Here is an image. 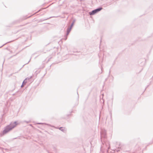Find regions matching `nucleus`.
I'll use <instances>...</instances> for the list:
<instances>
[{
    "label": "nucleus",
    "instance_id": "nucleus-1",
    "mask_svg": "<svg viewBox=\"0 0 153 153\" xmlns=\"http://www.w3.org/2000/svg\"><path fill=\"white\" fill-rule=\"evenodd\" d=\"M16 122H11L10 124L4 128V129L2 132V135L6 134L13 128L15 127L17 125Z\"/></svg>",
    "mask_w": 153,
    "mask_h": 153
},
{
    "label": "nucleus",
    "instance_id": "nucleus-2",
    "mask_svg": "<svg viewBox=\"0 0 153 153\" xmlns=\"http://www.w3.org/2000/svg\"><path fill=\"white\" fill-rule=\"evenodd\" d=\"M102 9V7L97 8L89 12V14L90 15H94L95 14L100 11Z\"/></svg>",
    "mask_w": 153,
    "mask_h": 153
},
{
    "label": "nucleus",
    "instance_id": "nucleus-3",
    "mask_svg": "<svg viewBox=\"0 0 153 153\" xmlns=\"http://www.w3.org/2000/svg\"><path fill=\"white\" fill-rule=\"evenodd\" d=\"M101 138H105L106 137V131L105 130L102 129L101 130Z\"/></svg>",
    "mask_w": 153,
    "mask_h": 153
},
{
    "label": "nucleus",
    "instance_id": "nucleus-4",
    "mask_svg": "<svg viewBox=\"0 0 153 153\" xmlns=\"http://www.w3.org/2000/svg\"><path fill=\"white\" fill-rule=\"evenodd\" d=\"M71 28L69 27H68L67 30V33H66V36L65 38V40L67 39V36L69 34V33L70 32Z\"/></svg>",
    "mask_w": 153,
    "mask_h": 153
},
{
    "label": "nucleus",
    "instance_id": "nucleus-5",
    "mask_svg": "<svg viewBox=\"0 0 153 153\" xmlns=\"http://www.w3.org/2000/svg\"><path fill=\"white\" fill-rule=\"evenodd\" d=\"M31 78H32V76H31L29 78H26L25 79V80L23 81V83L24 84V85H25V84L27 83V80H29V79H31Z\"/></svg>",
    "mask_w": 153,
    "mask_h": 153
},
{
    "label": "nucleus",
    "instance_id": "nucleus-6",
    "mask_svg": "<svg viewBox=\"0 0 153 153\" xmlns=\"http://www.w3.org/2000/svg\"><path fill=\"white\" fill-rule=\"evenodd\" d=\"M59 129L60 130L64 132H65V128H64L61 127L59 128Z\"/></svg>",
    "mask_w": 153,
    "mask_h": 153
},
{
    "label": "nucleus",
    "instance_id": "nucleus-7",
    "mask_svg": "<svg viewBox=\"0 0 153 153\" xmlns=\"http://www.w3.org/2000/svg\"><path fill=\"white\" fill-rule=\"evenodd\" d=\"M74 21L71 24V25L69 27L71 28L72 29V27H73V26L74 25Z\"/></svg>",
    "mask_w": 153,
    "mask_h": 153
},
{
    "label": "nucleus",
    "instance_id": "nucleus-8",
    "mask_svg": "<svg viewBox=\"0 0 153 153\" xmlns=\"http://www.w3.org/2000/svg\"><path fill=\"white\" fill-rule=\"evenodd\" d=\"M24 84L22 83V85H21V87L22 88V87H23L24 86Z\"/></svg>",
    "mask_w": 153,
    "mask_h": 153
},
{
    "label": "nucleus",
    "instance_id": "nucleus-9",
    "mask_svg": "<svg viewBox=\"0 0 153 153\" xmlns=\"http://www.w3.org/2000/svg\"><path fill=\"white\" fill-rule=\"evenodd\" d=\"M7 43H7H5V44H4V45H3L2 46H1V47H0V48H1V47H2V46H4V45L5 44H6V43Z\"/></svg>",
    "mask_w": 153,
    "mask_h": 153
},
{
    "label": "nucleus",
    "instance_id": "nucleus-10",
    "mask_svg": "<svg viewBox=\"0 0 153 153\" xmlns=\"http://www.w3.org/2000/svg\"><path fill=\"white\" fill-rule=\"evenodd\" d=\"M53 149H54V151H56V148L55 147H53Z\"/></svg>",
    "mask_w": 153,
    "mask_h": 153
},
{
    "label": "nucleus",
    "instance_id": "nucleus-11",
    "mask_svg": "<svg viewBox=\"0 0 153 153\" xmlns=\"http://www.w3.org/2000/svg\"><path fill=\"white\" fill-rule=\"evenodd\" d=\"M38 124H42V123H37Z\"/></svg>",
    "mask_w": 153,
    "mask_h": 153
},
{
    "label": "nucleus",
    "instance_id": "nucleus-12",
    "mask_svg": "<svg viewBox=\"0 0 153 153\" xmlns=\"http://www.w3.org/2000/svg\"><path fill=\"white\" fill-rule=\"evenodd\" d=\"M30 60L29 61V62H28L27 64L29 62H30Z\"/></svg>",
    "mask_w": 153,
    "mask_h": 153
},
{
    "label": "nucleus",
    "instance_id": "nucleus-13",
    "mask_svg": "<svg viewBox=\"0 0 153 153\" xmlns=\"http://www.w3.org/2000/svg\"><path fill=\"white\" fill-rule=\"evenodd\" d=\"M15 95V94H13V95Z\"/></svg>",
    "mask_w": 153,
    "mask_h": 153
},
{
    "label": "nucleus",
    "instance_id": "nucleus-14",
    "mask_svg": "<svg viewBox=\"0 0 153 153\" xmlns=\"http://www.w3.org/2000/svg\"><path fill=\"white\" fill-rule=\"evenodd\" d=\"M24 122H27V123H28V122H26V121H25Z\"/></svg>",
    "mask_w": 153,
    "mask_h": 153
},
{
    "label": "nucleus",
    "instance_id": "nucleus-15",
    "mask_svg": "<svg viewBox=\"0 0 153 153\" xmlns=\"http://www.w3.org/2000/svg\"><path fill=\"white\" fill-rule=\"evenodd\" d=\"M49 153H50L49 152Z\"/></svg>",
    "mask_w": 153,
    "mask_h": 153
}]
</instances>
